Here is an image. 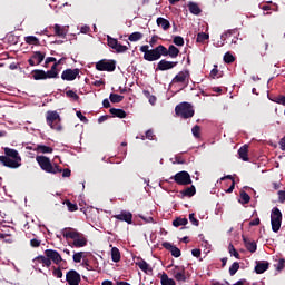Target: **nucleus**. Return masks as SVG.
I'll return each instance as SVG.
<instances>
[{"mask_svg": "<svg viewBox=\"0 0 285 285\" xmlns=\"http://www.w3.org/2000/svg\"><path fill=\"white\" fill-rule=\"evenodd\" d=\"M66 97H68V99H72L73 101H79V95L72 90H67Z\"/></svg>", "mask_w": 285, "mask_h": 285, "instance_id": "nucleus-45", "label": "nucleus"}, {"mask_svg": "<svg viewBox=\"0 0 285 285\" xmlns=\"http://www.w3.org/2000/svg\"><path fill=\"white\" fill-rule=\"evenodd\" d=\"M78 119H80V121H82L83 124H88V118L86 116H83V114H81V111H77L76 112Z\"/></svg>", "mask_w": 285, "mask_h": 285, "instance_id": "nucleus-58", "label": "nucleus"}, {"mask_svg": "<svg viewBox=\"0 0 285 285\" xmlns=\"http://www.w3.org/2000/svg\"><path fill=\"white\" fill-rule=\"evenodd\" d=\"M136 266H138L142 273H146V275H153V267H150V264L144 261V258H138Z\"/></svg>", "mask_w": 285, "mask_h": 285, "instance_id": "nucleus-19", "label": "nucleus"}, {"mask_svg": "<svg viewBox=\"0 0 285 285\" xmlns=\"http://www.w3.org/2000/svg\"><path fill=\"white\" fill-rule=\"evenodd\" d=\"M45 255L49 258V262H53L57 266L63 262L61 254L55 249H46Z\"/></svg>", "mask_w": 285, "mask_h": 285, "instance_id": "nucleus-13", "label": "nucleus"}, {"mask_svg": "<svg viewBox=\"0 0 285 285\" xmlns=\"http://www.w3.org/2000/svg\"><path fill=\"white\" fill-rule=\"evenodd\" d=\"M175 161H176V164H186V159H184V157H181V155H176Z\"/></svg>", "mask_w": 285, "mask_h": 285, "instance_id": "nucleus-60", "label": "nucleus"}, {"mask_svg": "<svg viewBox=\"0 0 285 285\" xmlns=\"http://www.w3.org/2000/svg\"><path fill=\"white\" fill-rule=\"evenodd\" d=\"M146 139H149L150 141H153V139H155V132L153 131V129H148L146 131Z\"/></svg>", "mask_w": 285, "mask_h": 285, "instance_id": "nucleus-57", "label": "nucleus"}, {"mask_svg": "<svg viewBox=\"0 0 285 285\" xmlns=\"http://www.w3.org/2000/svg\"><path fill=\"white\" fill-rule=\"evenodd\" d=\"M52 275L53 277H57V279H61V277H63V272H61V267H53Z\"/></svg>", "mask_w": 285, "mask_h": 285, "instance_id": "nucleus-50", "label": "nucleus"}, {"mask_svg": "<svg viewBox=\"0 0 285 285\" xmlns=\"http://www.w3.org/2000/svg\"><path fill=\"white\" fill-rule=\"evenodd\" d=\"M118 222H126V224H132V213L128 210H121L120 214L114 215Z\"/></svg>", "mask_w": 285, "mask_h": 285, "instance_id": "nucleus-18", "label": "nucleus"}, {"mask_svg": "<svg viewBox=\"0 0 285 285\" xmlns=\"http://www.w3.org/2000/svg\"><path fill=\"white\" fill-rule=\"evenodd\" d=\"M36 161L39 164L41 170L45 173H49L50 175H57V173H61V167L59 165H52L50 158L46 156H37Z\"/></svg>", "mask_w": 285, "mask_h": 285, "instance_id": "nucleus-3", "label": "nucleus"}, {"mask_svg": "<svg viewBox=\"0 0 285 285\" xmlns=\"http://www.w3.org/2000/svg\"><path fill=\"white\" fill-rule=\"evenodd\" d=\"M82 266H85V268H86L87 271H92V266L90 265V263L88 262V259H83Z\"/></svg>", "mask_w": 285, "mask_h": 285, "instance_id": "nucleus-63", "label": "nucleus"}, {"mask_svg": "<svg viewBox=\"0 0 285 285\" xmlns=\"http://www.w3.org/2000/svg\"><path fill=\"white\" fill-rule=\"evenodd\" d=\"M31 75L35 81H46V71L42 69L32 70Z\"/></svg>", "mask_w": 285, "mask_h": 285, "instance_id": "nucleus-23", "label": "nucleus"}, {"mask_svg": "<svg viewBox=\"0 0 285 285\" xmlns=\"http://www.w3.org/2000/svg\"><path fill=\"white\" fill-rule=\"evenodd\" d=\"M187 224L188 218L177 217L176 219L173 220V226H175V228H179V226H186Z\"/></svg>", "mask_w": 285, "mask_h": 285, "instance_id": "nucleus-35", "label": "nucleus"}, {"mask_svg": "<svg viewBox=\"0 0 285 285\" xmlns=\"http://www.w3.org/2000/svg\"><path fill=\"white\" fill-rule=\"evenodd\" d=\"M178 63L179 62L177 61H168L163 59L157 63L156 71L160 70L161 72H165L166 70H173V68H177Z\"/></svg>", "mask_w": 285, "mask_h": 285, "instance_id": "nucleus-15", "label": "nucleus"}, {"mask_svg": "<svg viewBox=\"0 0 285 285\" xmlns=\"http://www.w3.org/2000/svg\"><path fill=\"white\" fill-rule=\"evenodd\" d=\"M239 159L248 161V145H244L238 149Z\"/></svg>", "mask_w": 285, "mask_h": 285, "instance_id": "nucleus-30", "label": "nucleus"}, {"mask_svg": "<svg viewBox=\"0 0 285 285\" xmlns=\"http://www.w3.org/2000/svg\"><path fill=\"white\" fill-rule=\"evenodd\" d=\"M111 259L116 264L121 262V252H119V248H117V247L111 248Z\"/></svg>", "mask_w": 285, "mask_h": 285, "instance_id": "nucleus-31", "label": "nucleus"}, {"mask_svg": "<svg viewBox=\"0 0 285 285\" xmlns=\"http://www.w3.org/2000/svg\"><path fill=\"white\" fill-rule=\"evenodd\" d=\"M109 99L111 104H121V101H124V96L119 94H110Z\"/></svg>", "mask_w": 285, "mask_h": 285, "instance_id": "nucleus-39", "label": "nucleus"}, {"mask_svg": "<svg viewBox=\"0 0 285 285\" xmlns=\"http://www.w3.org/2000/svg\"><path fill=\"white\" fill-rule=\"evenodd\" d=\"M237 271H239V262H234L229 267L230 277L235 276L237 274Z\"/></svg>", "mask_w": 285, "mask_h": 285, "instance_id": "nucleus-41", "label": "nucleus"}, {"mask_svg": "<svg viewBox=\"0 0 285 285\" xmlns=\"http://www.w3.org/2000/svg\"><path fill=\"white\" fill-rule=\"evenodd\" d=\"M46 79H59V71H52L51 69L45 71Z\"/></svg>", "mask_w": 285, "mask_h": 285, "instance_id": "nucleus-43", "label": "nucleus"}, {"mask_svg": "<svg viewBox=\"0 0 285 285\" xmlns=\"http://www.w3.org/2000/svg\"><path fill=\"white\" fill-rule=\"evenodd\" d=\"M173 43H175V46H178V47L184 46V37L181 36L174 37Z\"/></svg>", "mask_w": 285, "mask_h": 285, "instance_id": "nucleus-51", "label": "nucleus"}, {"mask_svg": "<svg viewBox=\"0 0 285 285\" xmlns=\"http://www.w3.org/2000/svg\"><path fill=\"white\" fill-rule=\"evenodd\" d=\"M250 203V195H248V193L242 190L240 191V199H239V204H249Z\"/></svg>", "mask_w": 285, "mask_h": 285, "instance_id": "nucleus-40", "label": "nucleus"}, {"mask_svg": "<svg viewBox=\"0 0 285 285\" xmlns=\"http://www.w3.org/2000/svg\"><path fill=\"white\" fill-rule=\"evenodd\" d=\"M275 267H276V271H278V272L284 271V268H285V259L281 258L278 261V263L275 265Z\"/></svg>", "mask_w": 285, "mask_h": 285, "instance_id": "nucleus-54", "label": "nucleus"}, {"mask_svg": "<svg viewBox=\"0 0 285 285\" xmlns=\"http://www.w3.org/2000/svg\"><path fill=\"white\" fill-rule=\"evenodd\" d=\"M210 39V36L206 32H199L197 35L196 41L197 43H205L206 41H208Z\"/></svg>", "mask_w": 285, "mask_h": 285, "instance_id": "nucleus-37", "label": "nucleus"}, {"mask_svg": "<svg viewBox=\"0 0 285 285\" xmlns=\"http://www.w3.org/2000/svg\"><path fill=\"white\" fill-rule=\"evenodd\" d=\"M109 112L112 115V117H118V119H126L127 117V114L124 109L111 108Z\"/></svg>", "mask_w": 285, "mask_h": 285, "instance_id": "nucleus-29", "label": "nucleus"}, {"mask_svg": "<svg viewBox=\"0 0 285 285\" xmlns=\"http://www.w3.org/2000/svg\"><path fill=\"white\" fill-rule=\"evenodd\" d=\"M66 282L69 285H79L81 284V274L75 269H70L66 274Z\"/></svg>", "mask_w": 285, "mask_h": 285, "instance_id": "nucleus-11", "label": "nucleus"}, {"mask_svg": "<svg viewBox=\"0 0 285 285\" xmlns=\"http://www.w3.org/2000/svg\"><path fill=\"white\" fill-rule=\"evenodd\" d=\"M24 41L26 43H28L29 46H39V38L35 37V36H27L24 37Z\"/></svg>", "mask_w": 285, "mask_h": 285, "instance_id": "nucleus-36", "label": "nucleus"}, {"mask_svg": "<svg viewBox=\"0 0 285 285\" xmlns=\"http://www.w3.org/2000/svg\"><path fill=\"white\" fill-rule=\"evenodd\" d=\"M191 132L196 139H199L202 137V127L199 125L194 126Z\"/></svg>", "mask_w": 285, "mask_h": 285, "instance_id": "nucleus-44", "label": "nucleus"}, {"mask_svg": "<svg viewBox=\"0 0 285 285\" xmlns=\"http://www.w3.org/2000/svg\"><path fill=\"white\" fill-rule=\"evenodd\" d=\"M107 43L109 46V48H111L112 50H115V48H117V45L119 43V40L108 36L107 37Z\"/></svg>", "mask_w": 285, "mask_h": 285, "instance_id": "nucleus-42", "label": "nucleus"}, {"mask_svg": "<svg viewBox=\"0 0 285 285\" xmlns=\"http://www.w3.org/2000/svg\"><path fill=\"white\" fill-rule=\"evenodd\" d=\"M160 284H161V285H177V284L175 283V279L168 277V274H163V275H161V277H160Z\"/></svg>", "mask_w": 285, "mask_h": 285, "instance_id": "nucleus-34", "label": "nucleus"}, {"mask_svg": "<svg viewBox=\"0 0 285 285\" xmlns=\"http://www.w3.org/2000/svg\"><path fill=\"white\" fill-rule=\"evenodd\" d=\"M161 51L163 57H170V59H177V57H179V48L174 45H170L168 48L161 45Z\"/></svg>", "mask_w": 285, "mask_h": 285, "instance_id": "nucleus-14", "label": "nucleus"}, {"mask_svg": "<svg viewBox=\"0 0 285 285\" xmlns=\"http://www.w3.org/2000/svg\"><path fill=\"white\" fill-rule=\"evenodd\" d=\"M62 177H70L72 175V171L69 168L61 169Z\"/></svg>", "mask_w": 285, "mask_h": 285, "instance_id": "nucleus-62", "label": "nucleus"}, {"mask_svg": "<svg viewBox=\"0 0 285 285\" xmlns=\"http://www.w3.org/2000/svg\"><path fill=\"white\" fill-rule=\"evenodd\" d=\"M170 179H173L178 186H190V184H193L190 174L186 170L178 171L176 175L171 176Z\"/></svg>", "mask_w": 285, "mask_h": 285, "instance_id": "nucleus-8", "label": "nucleus"}, {"mask_svg": "<svg viewBox=\"0 0 285 285\" xmlns=\"http://www.w3.org/2000/svg\"><path fill=\"white\" fill-rule=\"evenodd\" d=\"M129 41L135 42V41H140V39H144V33L136 31L129 35L128 37Z\"/></svg>", "mask_w": 285, "mask_h": 285, "instance_id": "nucleus-38", "label": "nucleus"}, {"mask_svg": "<svg viewBox=\"0 0 285 285\" xmlns=\"http://www.w3.org/2000/svg\"><path fill=\"white\" fill-rule=\"evenodd\" d=\"M140 52H144L145 61H159V59L164 57V53L161 51V45L154 49H150L148 45H144L140 47Z\"/></svg>", "mask_w": 285, "mask_h": 285, "instance_id": "nucleus-2", "label": "nucleus"}, {"mask_svg": "<svg viewBox=\"0 0 285 285\" xmlns=\"http://www.w3.org/2000/svg\"><path fill=\"white\" fill-rule=\"evenodd\" d=\"M274 104H279L281 106H285V96H277L274 99H272Z\"/></svg>", "mask_w": 285, "mask_h": 285, "instance_id": "nucleus-52", "label": "nucleus"}, {"mask_svg": "<svg viewBox=\"0 0 285 285\" xmlns=\"http://www.w3.org/2000/svg\"><path fill=\"white\" fill-rule=\"evenodd\" d=\"M171 83H183L188 86L190 83V71L188 69L179 71L171 80Z\"/></svg>", "mask_w": 285, "mask_h": 285, "instance_id": "nucleus-9", "label": "nucleus"}, {"mask_svg": "<svg viewBox=\"0 0 285 285\" xmlns=\"http://www.w3.org/2000/svg\"><path fill=\"white\" fill-rule=\"evenodd\" d=\"M33 262H37L38 264H42V266H46L47 268H50L52 266V261L48 256L39 255L37 256Z\"/></svg>", "mask_w": 285, "mask_h": 285, "instance_id": "nucleus-24", "label": "nucleus"}, {"mask_svg": "<svg viewBox=\"0 0 285 285\" xmlns=\"http://www.w3.org/2000/svg\"><path fill=\"white\" fill-rule=\"evenodd\" d=\"M243 242L246 246V249L249 252V253H255L257 250V243L255 242H248V239L246 238H243Z\"/></svg>", "mask_w": 285, "mask_h": 285, "instance_id": "nucleus-32", "label": "nucleus"}, {"mask_svg": "<svg viewBox=\"0 0 285 285\" xmlns=\"http://www.w3.org/2000/svg\"><path fill=\"white\" fill-rule=\"evenodd\" d=\"M79 72H81V70H79V68L65 69L61 73V79H62V81H75V79H77V77H79Z\"/></svg>", "mask_w": 285, "mask_h": 285, "instance_id": "nucleus-12", "label": "nucleus"}, {"mask_svg": "<svg viewBox=\"0 0 285 285\" xmlns=\"http://www.w3.org/2000/svg\"><path fill=\"white\" fill-rule=\"evenodd\" d=\"M53 30H55L56 37H61L62 39H66L68 35V29L66 27H61L60 24H55Z\"/></svg>", "mask_w": 285, "mask_h": 285, "instance_id": "nucleus-25", "label": "nucleus"}, {"mask_svg": "<svg viewBox=\"0 0 285 285\" xmlns=\"http://www.w3.org/2000/svg\"><path fill=\"white\" fill-rule=\"evenodd\" d=\"M228 250H229V255H233L236 259L240 258L239 252L235 249V246L233 244H229Z\"/></svg>", "mask_w": 285, "mask_h": 285, "instance_id": "nucleus-47", "label": "nucleus"}, {"mask_svg": "<svg viewBox=\"0 0 285 285\" xmlns=\"http://www.w3.org/2000/svg\"><path fill=\"white\" fill-rule=\"evenodd\" d=\"M65 204H66V206H67V208H68V210L70 212V213H75V210H78V206H77V204H75V203H72V202H70V200H66L65 202Z\"/></svg>", "mask_w": 285, "mask_h": 285, "instance_id": "nucleus-46", "label": "nucleus"}, {"mask_svg": "<svg viewBox=\"0 0 285 285\" xmlns=\"http://www.w3.org/2000/svg\"><path fill=\"white\" fill-rule=\"evenodd\" d=\"M188 8H189V12H190L191 14H196V16L202 14V9L199 8V4H198V3L190 2V3L188 4Z\"/></svg>", "mask_w": 285, "mask_h": 285, "instance_id": "nucleus-33", "label": "nucleus"}, {"mask_svg": "<svg viewBox=\"0 0 285 285\" xmlns=\"http://www.w3.org/2000/svg\"><path fill=\"white\" fill-rule=\"evenodd\" d=\"M163 247L166 250H169V253H171L173 257H181V249H179V247H177L168 242L163 243Z\"/></svg>", "mask_w": 285, "mask_h": 285, "instance_id": "nucleus-20", "label": "nucleus"}, {"mask_svg": "<svg viewBox=\"0 0 285 285\" xmlns=\"http://www.w3.org/2000/svg\"><path fill=\"white\" fill-rule=\"evenodd\" d=\"M41 246V240L38 238H33L30 240V247L31 248H39Z\"/></svg>", "mask_w": 285, "mask_h": 285, "instance_id": "nucleus-55", "label": "nucleus"}, {"mask_svg": "<svg viewBox=\"0 0 285 285\" xmlns=\"http://www.w3.org/2000/svg\"><path fill=\"white\" fill-rule=\"evenodd\" d=\"M46 59V53L41 51H33L30 59L28 60L29 66H39Z\"/></svg>", "mask_w": 285, "mask_h": 285, "instance_id": "nucleus-17", "label": "nucleus"}, {"mask_svg": "<svg viewBox=\"0 0 285 285\" xmlns=\"http://www.w3.org/2000/svg\"><path fill=\"white\" fill-rule=\"evenodd\" d=\"M189 222H190L194 226H199V219L195 218V214H189Z\"/></svg>", "mask_w": 285, "mask_h": 285, "instance_id": "nucleus-56", "label": "nucleus"}, {"mask_svg": "<svg viewBox=\"0 0 285 285\" xmlns=\"http://www.w3.org/2000/svg\"><path fill=\"white\" fill-rule=\"evenodd\" d=\"M0 163L7 168H19L21 166V160L14 158H8V156H0Z\"/></svg>", "mask_w": 285, "mask_h": 285, "instance_id": "nucleus-16", "label": "nucleus"}, {"mask_svg": "<svg viewBox=\"0 0 285 285\" xmlns=\"http://www.w3.org/2000/svg\"><path fill=\"white\" fill-rule=\"evenodd\" d=\"M191 255H193V257H197V258L202 257V249H199V248L193 249Z\"/></svg>", "mask_w": 285, "mask_h": 285, "instance_id": "nucleus-59", "label": "nucleus"}, {"mask_svg": "<svg viewBox=\"0 0 285 285\" xmlns=\"http://www.w3.org/2000/svg\"><path fill=\"white\" fill-rule=\"evenodd\" d=\"M278 200L281 202V204H284V202H285V190H279L278 191Z\"/></svg>", "mask_w": 285, "mask_h": 285, "instance_id": "nucleus-61", "label": "nucleus"}, {"mask_svg": "<svg viewBox=\"0 0 285 285\" xmlns=\"http://www.w3.org/2000/svg\"><path fill=\"white\" fill-rule=\"evenodd\" d=\"M62 236L66 239H73L72 246L75 248H83V246H88V239L83 234L77 232L75 228L67 227L62 230Z\"/></svg>", "mask_w": 285, "mask_h": 285, "instance_id": "nucleus-1", "label": "nucleus"}, {"mask_svg": "<svg viewBox=\"0 0 285 285\" xmlns=\"http://www.w3.org/2000/svg\"><path fill=\"white\" fill-rule=\"evenodd\" d=\"M224 61H225V63H234L235 56H233V53H230V52H226L224 55Z\"/></svg>", "mask_w": 285, "mask_h": 285, "instance_id": "nucleus-49", "label": "nucleus"}, {"mask_svg": "<svg viewBox=\"0 0 285 285\" xmlns=\"http://www.w3.org/2000/svg\"><path fill=\"white\" fill-rule=\"evenodd\" d=\"M180 195H183V197H195V195H197V188H195V185H191L181 190Z\"/></svg>", "mask_w": 285, "mask_h": 285, "instance_id": "nucleus-28", "label": "nucleus"}, {"mask_svg": "<svg viewBox=\"0 0 285 285\" xmlns=\"http://www.w3.org/2000/svg\"><path fill=\"white\" fill-rule=\"evenodd\" d=\"M271 225L273 233H279V228H282V210L277 207L272 209Z\"/></svg>", "mask_w": 285, "mask_h": 285, "instance_id": "nucleus-7", "label": "nucleus"}, {"mask_svg": "<svg viewBox=\"0 0 285 285\" xmlns=\"http://www.w3.org/2000/svg\"><path fill=\"white\" fill-rule=\"evenodd\" d=\"M175 112L177 117H181V119H190L195 117V109H193V105L189 102H180L175 107Z\"/></svg>", "mask_w": 285, "mask_h": 285, "instance_id": "nucleus-4", "label": "nucleus"}, {"mask_svg": "<svg viewBox=\"0 0 285 285\" xmlns=\"http://www.w3.org/2000/svg\"><path fill=\"white\" fill-rule=\"evenodd\" d=\"M170 275L176 279V282H186V267L175 265L170 269Z\"/></svg>", "mask_w": 285, "mask_h": 285, "instance_id": "nucleus-10", "label": "nucleus"}, {"mask_svg": "<svg viewBox=\"0 0 285 285\" xmlns=\"http://www.w3.org/2000/svg\"><path fill=\"white\" fill-rule=\"evenodd\" d=\"M156 23L158 28H161L165 32L167 30H170V21H168V19L166 18H161V17L157 18Z\"/></svg>", "mask_w": 285, "mask_h": 285, "instance_id": "nucleus-27", "label": "nucleus"}, {"mask_svg": "<svg viewBox=\"0 0 285 285\" xmlns=\"http://www.w3.org/2000/svg\"><path fill=\"white\" fill-rule=\"evenodd\" d=\"M47 124L50 126L52 130H57V132H61V116L57 111H47Z\"/></svg>", "mask_w": 285, "mask_h": 285, "instance_id": "nucleus-5", "label": "nucleus"}, {"mask_svg": "<svg viewBox=\"0 0 285 285\" xmlns=\"http://www.w3.org/2000/svg\"><path fill=\"white\" fill-rule=\"evenodd\" d=\"M4 155L9 159H16V160L21 161V156H19V151H17V149H11V148L6 147Z\"/></svg>", "mask_w": 285, "mask_h": 285, "instance_id": "nucleus-22", "label": "nucleus"}, {"mask_svg": "<svg viewBox=\"0 0 285 285\" xmlns=\"http://www.w3.org/2000/svg\"><path fill=\"white\" fill-rule=\"evenodd\" d=\"M82 258H83V252H78V253L73 254V262L76 264H80Z\"/></svg>", "mask_w": 285, "mask_h": 285, "instance_id": "nucleus-53", "label": "nucleus"}, {"mask_svg": "<svg viewBox=\"0 0 285 285\" xmlns=\"http://www.w3.org/2000/svg\"><path fill=\"white\" fill-rule=\"evenodd\" d=\"M114 50H116L118 55H121L122 52H128V47L118 42Z\"/></svg>", "mask_w": 285, "mask_h": 285, "instance_id": "nucleus-48", "label": "nucleus"}, {"mask_svg": "<svg viewBox=\"0 0 285 285\" xmlns=\"http://www.w3.org/2000/svg\"><path fill=\"white\" fill-rule=\"evenodd\" d=\"M55 149H52V147H48L46 145H37L33 148L35 153H41L42 155H51V153H53Z\"/></svg>", "mask_w": 285, "mask_h": 285, "instance_id": "nucleus-26", "label": "nucleus"}, {"mask_svg": "<svg viewBox=\"0 0 285 285\" xmlns=\"http://www.w3.org/2000/svg\"><path fill=\"white\" fill-rule=\"evenodd\" d=\"M281 150L285 151V136L278 142Z\"/></svg>", "mask_w": 285, "mask_h": 285, "instance_id": "nucleus-64", "label": "nucleus"}, {"mask_svg": "<svg viewBox=\"0 0 285 285\" xmlns=\"http://www.w3.org/2000/svg\"><path fill=\"white\" fill-rule=\"evenodd\" d=\"M268 268H271V263H268V261H263L256 263L254 271L257 275H262L263 273H266Z\"/></svg>", "mask_w": 285, "mask_h": 285, "instance_id": "nucleus-21", "label": "nucleus"}, {"mask_svg": "<svg viewBox=\"0 0 285 285\" xmlns=\"http://www.w3.org/2000/svg\"><path fill=\"white\" fill-rule=\"evenodd\" d=\"M96 70L99 72H115L117 70V61L102 59L96 63Z\"/></svg>", "mask_w": 285, "mask_h": 285, "instance_id": "nucleus-6", "label": "nucleus"}]
</instances>
